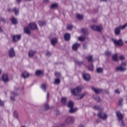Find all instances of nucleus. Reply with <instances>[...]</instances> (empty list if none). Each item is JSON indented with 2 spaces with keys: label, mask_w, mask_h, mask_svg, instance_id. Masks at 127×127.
<instances>
[{
  "label": "nucleus",
  "mask_w": 127,
  "mask_h": 127,
  "mask_svg": "<svg viewBox=\"0 0 127 127\" xmlns=\"http://www.w3.org/2000/svg\"><path fill=\"white\" fill-rule=\"evenodd\" d=\"M116 116L118 119V121L121 127H126V123H125V121H124V114H122L120 111H117Z\"/></svg>",
  "instance_id": "f257e3e1"
},
{
  "label": "nucleus",
  "mask_w": 127,
  "mask_h": 127,
  "mask_svg": "<svg viewBox=\"0 0 127 127\" xmlns=\"http://www.w3.org/2000/svg\"><path fill=\"white\" fill-rule=\"evenodd\" d=\"M81 92H82V88L80 86H77L71 90L72 94L76 96V98L80 95Z\"/></svg>",
  "instance_id": "f03ea898"
},
{
  "label": "nucleus",
  "mask_w": 127,
  "mask_h": 127,
  "mask_svg": "<svg viewBox=\"0 0 127 127\" xmlns=\"http://www.w3.org/2000/svg\"><path fill=\"white\" fill-rule=\"evenodd\" d=\"M127 66V64L126 63H122L120 66L116 68V71H120V72H124L126 71L127 68L125 67Z\"/></svg>",
  "instance_id": "7ed1b4c3"
},
{
  "label": "nucleus",
  "mask_w": 127,
  "mask_h": 127,
  "mask_svg": "<svg viewBox=\"0 0 127 127\" xmlns=\"http://www.w3.org/2000/svg\"><path fill=\"white\" fill-rule=\"evenodd\" d=\"M97 116L98 118L102 119V120H105L106 119H108V115L101 111L98 113Z\"/></svg>",
  "instance_id": "20e7f679"
},
{
  "label": "nucleus",
  "mask_w": 127,
  "mask_h": 127,
  "mask_svg": "<svg viewBox=\"0 0 127 127\" xmlns=\"http://www.w3.org/2000/svg\"><path fill=\"white\" fill-rule=\"evenodd\" d=\"M74 122H75V119H74V117H68L65 119V123L66 124V125H71L74 123Z\"/></svg>",
  "instance_id": "39448f33"
},
{
  "label": "nucleus",
  "mask_w": 127,
  "mask_h": 127,
  "mask_svg": "<svg viewBox=\"0 0 127 127\" xmlns=\"http://www.w3.org/2000/svg\"><path fill=\"white\" fill-rule=\"evenodd\" d=\"M9 56L10 58H13V57H15V51H14V49L13 48H10L8 50Z\"/></svg>",
  "instance_id": "423d86ee"
},
{
  "label": "nucleus",
  "mask_w": 127,
  "mask_h": 127,
  "mask_svg": "<svg viewBox=\"0 0 127 127\" xmlns=\"http://www.w3.org/2000/svg\"><path fill=\"white\" fill-rule=\"evenodd\" d=\"M112 40L115 45H118V46H123V45H124L123 40L121 39H119V40H117L116 39H113Z\"/></svg>",
  "instance_id": "0eeeda50"
},
{
  "label": "nucleus",
  "mask_w": 127,
  "mask_h": 127,
  "mask_svg": "<svg viewBox=\"0 0 127 127\" xmlns=\"http://www.w3.org/2000/svg\"><path fill=\"white\" fill-rule=\"evenodd\" d=\"M28 27H29L30 29L31 30H34L35 29H37V25H36V23H31L28 25Z\"/></svg>",
  "instance_id": "6e6552de"
},
{
  "label": "nucleus",
  "mask_w": 127,
  "mask_h": 127,
  "mask_svg": "<svg viewBox=\"0 0 127 127\" xmlns=\"http://www.w3.org/2000/svg\"><path fill=\"white\" fill-rule=\"evenodd\" d=\"M91 28L93 29V30H95L96 31H98V32H101V30H102V26L92 25L91 26Z\"/></svg>",
  "instance_id": "1a4fd4ad"
},
{
  "label": "nucleus",
  "mask_w": 127,
  "mask_h": 127,
  "mask_svg": "<svg viewBox=\"0 0 127 127\" xmlns=\"http://www.w3.org/2000/svg\"><path fill=\"white\" fill-rule=\"evenodd\" d=\"M92 91H94L95 94H101L103 92V89L100 88H96L94 86L91 87Z\"/></svg>",
  "instance_id": "9d476101"
},
{
  "label": "nucleus",
  "mask_w": 127,
  "mask_h": 127,
  "mask_svg": "<svg viewBox=\"0 0 127 127\" xmlns=\"http://www.w3.org/2000/svg\"><path fill=\"white\" fill-rule=\"evenodd\" d=\"M12 39L14 42H16V41H18V40H20V39H21V35H14L12 37Z\"/></svg>",
  "instance_id": "9b49d317"
},
{
  "label": "nucleus",
  "mask_w": 127,
  "mask_h": 127,
  "mask_svg": "<svg viewBox=\"0 0 127 127\" xmlns=\"http://www.w3.org/2000/svg\"><path fill=\"white\" fill-rule=\"evenodd\" d=\"M82 77L85 81H90L91 80V76L88 73H84L83 74Z\"/></svg>",
  "instance_id": "f8f14e48"
},
{
  "label": "nucleus",
  "mask_w": 127,
  "mask_h": 127,
  "mask_svg": "<svg viewBox=\"0 0 127 127\" xmlns=\"http://www.w3.org/2000/svg\"><path fill=\"white\" fill-rule=\"evenodd\" d=\"M30 28L29 27H25L24 29V31L26 34L28 35H30L31 34V32H30Z\"/></svg>",
  "instance_id": "ddd939ff"
},
{
  "label": "nucleus",
  "mask_w": 127,
  "mask_h": 127,
  "mask_svg": "<svg viewBox=\"0 0 127 127\" xmlns=\"http://www.w3.org/2000/svg\"><path fill=\"white\" fill-rule=\"evenodd\" d=\"M2 80L4 83H7V82H8V76H7V74H3L2 76Z\"/></svg>",
  "instance_id": "4468645a"
},
{
  "label": "nucleus",
  "mask_w": 127,
  "mask_h": 127,
  "mask_svg": "<svg viewBox=\"0 0 127 127\" xmlns=\"http://www.w3.org/2000/svg\"><path fill=\"white\" fill-rule=\"evenodd\" d=\"M14 96V97L13 96ZM18 96V94L16 92L14 93V92H11V97H10V100L11 101H14V97H17Z\"/></svg>",
  "instance_id": "2eb2a0df"
},
{
  "label": "nucleus",
  "mask_w": 127,
  "mask_h": 127,
  "mask_svg": "<svg viewBox=\"0 0 127 127\" xmlns=\"http://www.w3.org/2000/svg\"><path fill=\"white\" fill-rule=\"evenodd\" d=\"M114 32L116 35H120L121 34V27H116L115 29Z\"/></svg>",
  "instance_id": "dca6fc26"
},
{
  "label": "nucleus",
  "mask_w": 127,
  "mask_h": 127,
  "mask_svg": "<svg viewBox=\"0 0 127 127\" xmlns=\"http://www.w3.org/2000/svg\"><path fill=\"white\" fill-rule=\"evenodd\" d=\"M80 47V44L79 43H75L72 46V49L73 50H74L75 51H77L78 50V48Z\"/></svg>",
  "instance_id": "f3484780"
},
{
  "label": "nucleus",
  "mask_w": 127,
  "mask_h": 127,
  "mask_svg": "<svg viewBox=\"0 0 127 127\" xmlns=\"http://www.w3.org/2000/svg\"><path fill=\"white\" fill-rule=\"evenodd\" d=\"M70 38L71 36L68 33H66L64 35V38L65 41H69L70 40Z\"/></svg>",
  "instance_id": "a211bd4d"
},
{
  "label": "nucleus",
  "mask_w": 127,
  "mask_h": 127,
  "mask_svg": "<svg viewBox=\"0 0 127 127\" xmlns=\"http://www.w3.org/2000/svg\"><path fill=\"white\" fill-rule=\"evenodd\" d=\"M87 93H83L82 94H79L76 98V99L77 100H81V99H83L87 95Z\"/></svg>",
  "instance_id": "6ab92c4d"
},
{
  "label": "nucleus",
  "mask_w": 127,
  "mask_h": 127,
  "mask_svg": "<svg viewBox=\"0 0 127 127\" xmlns=\"http://www.w3.org/2000/svg\"><path fill=\"white\" fill-rule=\"evenodd\" d=\"M58 42V40L57 39V38H54L51 40V43L52 45H56Z\"/></svg>",
  "instance_id": "aec40b11"
},
{
  "label": "nucleus",
  "mask_w": 127,
  "mask_h": 127,
  "mask_svg": "<svg viewBox=\"0 0 127 127\" xmlns=\"http://www.w3.org/2000/svg\"><path fill=\"white\" fill-rule=\"evenodd\" d=\"M11 21L12 24H17L18 22H17V19L15 18L14 17H12L11 18Z\"/></svg>",
  "instance_id": "412c9836"
},
{
  "label": "nucleus",
  "mask_w": 127,
  "mask_h": 127,
  "mask_svg": "<svg viewBox=\"0 0 127 127\" xmlns=\"http://www.w3.org/2000/svg\"><path fill=\"white\" fill-rule=\"evenodd\" d=\"M61 102L64 106H65L67 104V98L66 97H63L61 99Z\"/></svg>",
  "instance_id": "4be33fe9"
},
{
  "label": "nucleus",
  "mask_w": 127,
  "mask_h": 127,
  "mask_svg": "<svg viewBox=\"0 0 127 127\" xmlns=\"http://www.w3.org/2000/svg\"><path fill=\"white\" fill-rule=\"evenodd\" d=\"M22 76L24 79L28 78V77H29V73H28L27 72L25 71L22 73Z\"/></svg>",
  "instance_id": "5701e85b"
},
{
  "label": "nucleus",
  "mask_w": 127,
  "mask_h": 127,
  "mask_svg": "<svg viewBox=\"0 0 127 127\" xmlns=\"http://www.w3.org/2000/svg\"><path fill=\"white\" fill-rule=\"evenodd\" d=\"M35 51H32V50H30L29 52V56L30 57H33V56H34V55H35Z\"/></svg>",
  "instance_id": "b1692460"
},
{
  "label": "nucleus",
  "mask_w": 127,
  "mask_h": 127,
  "mask_svg": "<svg viewBox=\"0 0 127 127\" xmlns=\"http://www.w3.org/2000/svg\"><path fill=\"white\" fill-rule=\"evenodd\" d=\"M77 111H78L77 108H73L72 107L70 109V110H69V113H70V114H74V113H76Z\"/></svg>",
  "instance_id": "393cba45"
},
{
  "label": "nucleus",
  "mask_w": 127,
  "mask_h": 127,
  "mask_svg": "<svg viewBox=\"0 0 127 127\" xmlns=\"http://www.w3.org/2000/svg\"><path fill=\"white\" fill-rule=\"evenodd\" d=\"M81 32L84 35H87V34H88V29H87V28H82V29H81Z\"/></svg>",
  "instance_id": "a878e982"
},
{
  "label": "nucleus",
  "mask_w": 127,
  "mask_h": 127,
  "mask_svg": "<svg viewBox=\"0 0 127 127\" xmlns=\"http://www.w3.org/2000/svg\"><path fill=\"white\" fill-rule=\"evenodd\" d=\"M112 59L113 61H115V62H118V60H119V59L118 58V55L115 54L112 56Z\"/></svg>",
  "instance_id": "bb28decb"
},
{
  "label": "nucleus",
  "mask_w": 127,
  "mask_h": 127,
  "mask_svg": "<svg viewBox=\"0 0 127 127\" xmlns=\"http://www.w3.org/2000/svg\"><path fill=\"white\" fill-rule=\"evenodd\" d=\"M38 24L40 26H44V25H46V22L43 21H39Z\"/></svg>",
  "instance_id": "cd10ccee"
},
{
  "label": "nucleus",
  "mask_w": 127,
  "mask_h": 127,
  "mask_svg": "<svg viewBox=\"0 0 127 127\" xmlns=\"http://www.w3.org/2000/svg\"><path fill=\"white\" fill-rule=\"evenodd\" d=\"M43 74V71L42 70H38L36 71V75L37 76H40V75Z\"/></svg>",
  "instance_id": "c85d7f7f"
},
{
  "label": "nucleus",
  "mask_w": 127,
  "mask_h": 127,
  "mask_svg": "<svg viewBox=\"0 0 127 127\" xmlns=\"http://www.w3.org/2000/svg\"><path fill=\"white\" fill-rule=\"evenodd\" d=\"M51 7L53 9H55V8H57V7H58V4L57 3H53L51 5Z\"/></svg>",
  "instance_id": "c756f323"
},
{
  "label": "nucleus",
  "mask_w": 127,
  "mask_h": 127,
  "mask_svg": "<svg viewBox=\"0 0 127 127\" xmlns=\"http://www.w3.org/2000/svg\"><path fill=\"white\" fill-rule=\"evenodd\" d=\"M86 59L88 61V62H92V61H93V56L90 55L88 57H87Z\"/></svg>",
  "instance_id": "7c9ffc66"
},
{
  "label": "nucleus",
  "mask_w": 127,
  "mask_h": 127,
  "mask_svg": "<svg viewBox=\"0 0 127 127\" xmlns=\"http://www.w3.org/2000/svg\"><path fill=\"white\" fill-rule=\"evenodd\" d=\"M68 107L70 108V109L73 108V107H74V102L69 101L68 103Z\"/></svg>",
  "instance_id": "2f4dec72"
},
{
  "label": "nucleus",
  "mask_w": 127,
  "mask_h": 127,
  "mask_svg": "<svg viewBox=\"0 0 127 127\" xmlns=\"http://www.w3.org/2000/svg\"><path fill=\"white\" fill-rule=\"evenodd\" d=\"M12 10H13V11H14L15 15H17V14H18V13H19V11L18 9L16 8V7L13 8Z\"/></svg>",
  "instance_id": "473e14b6"
},
{
  "label": "nucleus",
  "mask_w": 127,
  "mask_h": 127,
  "mask_svg": "<svg viewBox=\"0 0 127 127\" xmlns=\"http://www.w3.org/2000/svg\"><path fill=\"white\" fill-rule=\"evenodd\" d=\"M103 68L102 67H98L96 69V72L97 73H103Z\"/></svg>",
  "instance_id": "72a5a7b5"
},
{
  "label": "nucleus",
  "mask_w": 127,
  "mask_h": 127,
  "mask_svg": "<svg viewBox=\"0 0 127 127\" xmlns=\"http://www.w3.org/2000/svg\"><path fill=\"white\" fill-rule=\"evenodd\" d=\"M13 117H15V119H18V113H17V111H13Z\"/></svg>",
  "instance_id": "f704fd0d"
},
{
  "label": "nucleus",
  "mask_w": 127,
  "mask_h": 127,
  "mask_svg": "<svg viewBox=\"0 0 127 127\" xmlns=\"http://www.w3.org/2000/svg\"><path fill=\"white\" fill-rule=\"evenodd\" d=\"M76 17L78 19L81 20V19H83V17H84V16H83L82 15L77 14L76 15Z\"/></svg>",
  "instance_id": "c9c22d12"
},
{
  "label": "nucleus",
  "mask_w": 127,
  "mask_h": 127,
  "mask_svg": "<svg viewBox=\"0 0 127 127\" xmlns=\"http://www.w3.org/2000/svg\"><path fill=\"white\" fill-rule=\"evenodd\" d=\"M41 89L43 90L45 92H46V84H43L41 85Z\"/></svg>",
  "instance_id": "e433bc0d"
},
{
  "label": "nucleus",
  "mask_w": 127,
  "mask_h": 127,
  "mask_svg": "<svg viewBox=\"0 0 127 127\" xmlns=\"http://www.w3.org/2000/svg\"><path fill=\"white\" fill-rule=\"evenodd\" d=\"M88 70L89 71H94V65L93 64H91L88 66Z\"/></svg>",
  "instance_id": "4c0bfd02"
},
{
  "label": "nucleus",
  "mask_w": 127,
  "mask_h": 127,
  "mask_svg": "<svg viewBox=\"0 0 127 127\" xmlns=\"http://www.w3.org/2000/svg\"><path fill=\"white\" fill-rule=\"evenodd\" d=\"M94 110H97V111H99V112L101 111V107L99 106L95 105L94 107Z\"/></svg>",
  "instance_id": "58836bf2"
},
{
  "label": "nucleus",
  "mask_w": 127,
  "mask_h": 127,
  "mask_svg": "<svg viewBox=\"0 0 127 127\" xmlns=\"http://www.w3.org/2000/svg\"><path fill=\"white\" fill-rule=\"evenodd\" d=\"M54 84H60V79L57 78L55 80Z\"/></svg>",
  "instance_id": "ea45409f"
},
{
  "label": "nucleus",
  "mask_w": 127,
  "mask_h": 127,
  "mask_svg": "<svg viewBox=\"0 0 127 127\" xmlns=\"http://www.w3.org/2000/svg\"><path fill=\"white\" fill-rule=\"evenodd\" d=\"M127 26V23L125 24L123 26H120L119 27H120L121 29H125Z\"/></svg>",
  "instance_id": "a19ab883"
},
{
  "label": "nucleus",
  "mask_w": 127,
  "mask_h": 127,
  "mask_svg": "<svg viewBox=\"0 0 127 127\" xmlns=\"http://www.w3.org/2000/svg\"><path fill=\"white\" fill-rule=\"evenodd\" d=\"M85 39H86V38L84 37H78V40H79V41H85Z\"/></svg>",
  "instance_id": "79ce46f5"
},
{
  "label": "nucleus",
  "mask_w": 127,
  "mask_h": 127,
  "mask_svg": "<svg viewBox=\"0 0 127 127\" xmlns=\"http://www.w3.org/2000/svg\"><path fill=\"white\" fill-rule=\"evenodd\" d=\"M111 52L109 51H106L105 52V55L106 56H107L108 57L111 56Z\"/></svg>",
  "instance_id": "37998d69"
},
{
  "label": "nucleus",
  "mask_w": 127,
  "mask_h": 127,
  "mask_svg": "<svg viewBox=\"0 0 127 127\" xmlns=\"http://www.w3.org/2000/svg\"><path fill=\"white\" fill-rule=\"evenodd\" d=\"M72 28H73V25H68L67 26V29H68V30H71V29H72Z\"/></svg>",
  "instance_id": "c03bdc74"
},
{
  "label": "nucleus",
  "mask_w": 127,
  "mask_h": 127,
  "mask_svg": "<svg viewBox=\"0 0 127 127\" xmlns=\"http://www.w3.org/2000/svg\"><path fill=\"white\" fill-rule=\"evenodd\" d=\"M45 109L46 110H49V109H50V107L49 106V105H48V104H46V105H45Z\"/></svg>",
  "instance_id": "a18cd8bd"
},
{
  "label": "nucleus",
  "mask_w": 127,
  "mask_h": 127,
  "mask_svg": "<svg viewBox=\"0 0 127 127\" xmlns=\"http://www.w3.org/2000/svg\"><path fill=\"white\" fill-rule=\"evenodd\" d=\"M95 100L96 102H101V98L99 96L95 97Z\"/></svg>",
  "instance_id": "49530a36"
},
{
  "label": "nucleus",
  "mask_w": 127,
  "mask_h": 127,
  "mask_svg": "<svg viewBox=\"0 0 127 127\" xmlns=\"http://www.w3.org/2000/svg\"><path fill=\"white\" fill-rule=\"evenodd\" d=\"M124 102V99L122 98L120 99L119 101V106H122V103Z\"/></svg>",
  "instance_id": "de8ad7c7"
},
{
  "label": "nucleus",
  "mask_w": 127,
  "mask_h": 127,
  "mask_svg": "<svg viewBox=\"0 0 127 127\" xmlns=\"http://www.w3.org/2000/svg\"><path fill=\"white\" fill-rule=\"evenodd\" d=\"M46 55H47V56H48V57H49V56H51L52 55V54L49 51H47L46 53Z\"/></svg>",
  "instance_id": "09e8293b"
},
{
  "label": "nucleus",
  "mask_w": 127,
  "mask_h": 127,
  "mask_svg": "<svg viewBox=\"0 0 127 127\" xmlns=\"http://www.w3.org/2000/svg\"><path fill=\"white\" fill-rule=\"evenodd\" d=\"M76 64H78L79 66H81V65H82L83 62L76 61L75 62Z\"/></svg>",
  "instance_id": "8fccbe9b"
},
{
  "label": "nucleus",
  "mask_w": 127,
  "mask_h": 127,
  "mask_svg": "<svg viewBox=\"0 0 127 127\" xmlns=\"http://www.w3.org/2000/svg\"><path fill=\"white\" fill-rule=\"evenodd\" d=\"M83 49H87V43H84L83 44Z\"/></svg>",
  "instance_id": "3c124183"
},
{
  "label": "nucleus",
  "mask_w": 127,
  "mask_h": 127,
  "mask_svg": "<svg viewBox=\"0 0 127 127\" xmlns=\"http://www.w3.org/2000/svg\"><path fill=\"white\" fill-rule=\"evenodd\" d=\"M56 115H57V116H59V115H60V112H59L58 110H56Z\"/></svg>",
  "instance_id": "603ef678"
},
{
  "label": "nucleus",
  "mask_w": 127,
  "mask_h": 127,
  "mask_svg": "<svg viewBox=\"0 0 127 127\" xmlns=\"http://www.w3.org/2000/svg\"><path fill=\"white\" fill-rule=\"evenodd\" d=\"M1 21H2L3 22H5L6 20H5L4 18H3L2 17H1L0 19V22Z\"/></svg>",
  "instance_id": "864d4df0"
},
{
  "label": "nucleus",
  "mask_w": 127,
  "mask_h": 127,
  "mask_svg": "<svg viewBox=\"0 0 127 127\" xmlns=\"http://www.w3.org/2000/svg\"><path fill=\"white\" fill-rule=\"evenodd\" d=\"M55 76H56V77H60V73L55 72Z\"/></svg>",
  "instance_id": "5fc2aeb1"
},
{
  "label": "nucleus",
  "mask_w": 127,
  "mask_h": 127,
  "mask_svg": "<svg viewBox=\"0 0 127 127\" xmlns=\"http://www.w3.org/2000/svg\"><path fill=\"white\" fill-rule=\"evenodd\" d=\"M120 60H125V56H121L120 57Z\"/></svg>",
  "instance_id": "6e6d98bb"
},
{
  "label": "nucleus",
  "mask_w": 127,
  "mask_h": 127,
  "mask_svg": "<svg viewBox=\"0 0 127 127\" xmlns=\"http://www.w3.org/2000/svg\"><path fill=\"white\" fill-rule=\"evenodd\" d=\"M0 106H4L3 101H1L0 99Z\"/></svg>",
  "instance_id": "4d7b16f0"
},
{
  "label": "nucleus",
  "mask_w": 127,
  "mask_h": 127,
  "mask_svg": "<svg viewBox=\"0 0 127 127\" xmlns=\"http://www.w3.org/2000/svg\"><path fill=\"white\" fill-rule=\"evenodd\" d=\"M115 93H116V94H120L121 92L119 91V89H116L115 91Z\"/></svg>",
  "instance_id": "13d9d810"
},
{
  "label": "nucleus",
  "mask_w": 127,
  "mask_h": 127,
  "mask_svg": "<svg viewBox=\"0 0 127 127\" xmlns=\"http://www.w3.org/2000/svg\"><path fill=\"white\" fill-rule=\"evenodd\" d=\"M50 95V93H49V92L47 93V100H48V99H49V96Z\"/></svg>",
  "instance_id": "bf43d9fd"
},
{
  "label": "nucleus",
  "mask_w": 127,
  "mask_h": 127,
  "mask_svg": "<svg viewBox=\"0 0 127 127\" xmlns=\"http://www.w3.org/2000/svg\"><path fill=\"white\" fill-rule=\"evenodd\" d=\"M78 127H85V126H84L82 124H80L79 125H78Z\"/></svg>",
  "instance_id": "052dcab7"
},
{
  "label": "nucleus",
  "mask_w": 127,
  "mask_h": 127,
  "mask_svg": "<svg viewBox=\"0 0 127 127\" xmlns=\"http://www.w3.org/2000/svg\"><path fill=\"white\" fill-rule=\"evenodd\" d=\"M49 0H44V2H49Z\"/></svg>",
  "instance_id": "680f3d73"
},
{
  "label": "nucleus",
  "mask_w": 127,
  "mask_h": 127,
  "mask_svg": "<svg viewBox=\"0 0 127 127\" xmlns=\"http://www.w3.org/2000/svg\"><path fill=\"white\" fill-rule=\"evenodd\" d=\"M2 32V28H1V27L0 26V32Z\"/></svg>",
  "instance_id": "e2e57ef3"
},
{
  "label": "nucleus",
  "mask_w": 127,
  "mask_h": 127,
  "mask_svg": "<svg viewBox=\"0 0 127 127\" xmlns=\"http://www.w3.org/2000/svg\"><path fill=\"white\" fill-rule=\"evenodd\" d=\"M96 123L97 124H99V123H101V121H98V120H96Z\"/></svg>",
  "instance_id": "0e129e2a"
},
{
  "label": "nucleus",
  "mask_w": 127,
  "mask_h": 127,
  "mask_svg": "<svg viewBox=\"0 0 127 127\" xmlns=\"http://www.w3.org/2000/svg\"><path fill=\"white\" fill-rule=\"evenodd\" d=\"M11 10V9H10V8L8 9V11L9 12H10Z\"/></svg>",
  "instance_id": "69168bd1"
},
{
  "label": "nucleus",
  "mask_w": 127,
  "mask_h": 127,
  "mask_svg": "<svg viewBox=\"0 0 127 127\" xmlns=\"http://www.w3.org/2000/svg\"><path fill=\"white\" fill-rule=\"evenodd\" d=\"M17 2H20L21 1V0H16Z\"/></svg>",
  "instance_id": "338daca9"
},
{
  "label": "nucleus",
  "mask_w": 127,
  "mask_h": 127,
  "mask_svg": "<svg viewBox=\"0 0 127 127\" xmlns=\"http://www.w3.org/2000/svg\"><path fill=\"white\" fill-rule=\"evenodd\" d=\"M102 0V1H107V0Z\"/></svg>",
  "instance_id": "774afa93"
}]
</instances>
